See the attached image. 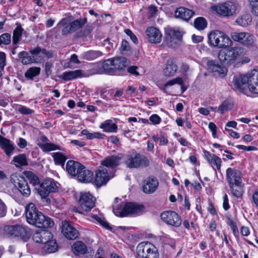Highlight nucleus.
<instances>
[{
	"mask_svg": "<svg viewBox=\"0 0 258 258\" xmlns=\"http://www.w3.org/2000/svg\"><path fill=\"white\" fill-rule=\"evenodd\" d=\"M25 215L27 222L39 228H51L54 226L53 221L49 217L44 216L39 211L32 203L28 204L25 207Z\"/></svg>",
	"mask_w": 258,
	"mask_h": 258,
	"instance_id": "obj_1",
	"label": "nucleus"
},
{
	"mask_svg": "<svg viewBox=\"0 0 258 258\" xmlns=\"http://www.w3.org/2000/svg\"><path fill=\"white\" fill-rule=\"evenodd\" d=\"M243 53V49L241 47H229L219 51L218 58L223 65L238 67L240 66Z\"/></svg>",
	"mask_w": 258,
	"mask_h": 258,
	"instance_id": "obj_2",
	"label": "nucleus"
},
{
	"mask_svg": "<svg viewBox=\"0 0 258 258\" xmlns=\"http://www.w3.org/2000/svg\"><path fill=\"white\" fill-rule=\"evenodd\" d=\"M144 210V206L134 203L122 202L116 207H113V212L117 216L126 217L129 215L141 214Z\"/></svg>",
	"mask_w": 258,
	"mask_h": 258,
	"instance_id": "obj_3",
	"label": "nucleus"
},
{
	"mask_svg": "<svg viewBox=\"0 0 258 258\" xmlns=\"http://www.w3.org/2000/svg\"><path fill=\"white\" fill-rule=\"evenodd\" d=\"M3 232L7 237L17 238L24 241H27L31 235L30 229L21 225L6 226L3 228Z\"/></svg>",
	"mask_w": 258,
	"mask_h": 258,
	"instance_id": "obj_4",
	"label": "nucleus"
},
{
	"mask_svg": "<svg viewBox=\"0 0 258 258\" xmlns=\"http://www.w3.org/2000/svg\"><path fill=\"white\" fill-rule=\"evenodd\" d=\"M124 164L128 168H144L150 165V161L144 155L137 152H133L127 155Z\"/></svg>",
	"mask_w": 258,
	"mask_h": 258,
	"instance_id": "obj_5",
	"label": "nucleus"
},
{
	"mask_svg": "<svg viewBox=\"0 0 258 258\" xmlns=\"http://www.w3.org/2000/svg\"><path fill=\"white\" fill-rule=\"evenodd\" d=\"M208 43L211 46L221 48L230 45L232 41L225 33L215 30L209 34Z\"/></svg>",
	"mask_w": 258,
	"mask_h": 258,
	"instance_id": "obj_6",
	"label": "nucleus"
},
{
	"mask_svg": "<svg viewBox=\"0 0 258 258\" xmlns=\"http://www.w3.org/2000/svg\"><path fill=\"white\" fill-rule=\"evenodd\" d=\"M59 184L53 178H47L41 182L39 187L35 188L37 194L42 199H45L47 202L49 200L47 198L51 192H56L58 191Z\"/></svg>",
	"mask_w": 258,
	"mask_h": 258,
	"instance_id": "obj_7",
	"label": "nucleus"
},
{
	"mask_svg": "<svg viewBox=\"0 0 258 258\" xmlns=\"http://www.w3.org/2000/svg\"><path fill=\"white\" fill-rule=\"evenodd\" d=\"M137 253L142 258H159L157 248L149 242L140 243L137 247Z\"/></svg>",
	"mask_w": 258,
	"mask_h": 258,
	"instance_id": "obj_8",
	"label": "nucleus"
},
{
	"mask_svg": "<svg viewBox=\"0 0 258 258\" xmlns=\"http://www.w3.org/2000/svg\"><path fill=\"white\" fill-rule=\"evenodd\" d=\"M237 7L236 3L228 1L213 6L211 8L221 16L229 17L235 14Z\"/></svg>",
	"mask_w": 258,
	"mask_h": 258,
	"instance_id": "obj_9",
	"label": "nucleus"
},
{
	"mask_svg": "<svg viewBox=\"0 0 258 258\" xmlns=\"http://www.w3.org/2000/svg\"><path fill=\"white\" fill-rule=\"evenodd\" d=\"M182 38V34L179 31L172 28L165 30L164 42L170 47H175L181 41Z\"/></svg>",
	"mask_w": 258,
	"mask_h": 258,
	"instance_id": "obj_10",
	"label": "nucleus"
},
{
	"mask_svg": "<svg viewBox=\"0 0 258 258\" xmlns=\"http://www.w3.org/2000/svg\"><path fill=\"white\" fill-rule=\"evenodd\" d=\"M160 217L168 225L178 227L181 224L180 216L174 211H165L161 214Z\"/></svg>",
	"mask_w": 258,
	"mask_h": 258,
	"instance_id": "obj_11",
	"label": "nucleus"
},
{
	"mask_svg": "<svg viewBox=\"0 0 258 258\" xmlns=\"http://www.w3.org/2000/svg\"><path fill=\"white\" fill-rule=\"evenodd\" d=\"M87 23L86 17L80 18L70 22L69 24L61 30V35L67 36L69 34L76 32L82 29Z\"/></svg>",
	"mask_w": 258,
	"mask_h": 258,
	"instance_id": "obj_12",
	"label": "nucleus"
},
{
	"mask_svg": "<svg viewBox=\"0 0 258 258\" xmlns=\"http://www.w3.org/2000/svg\"><path fill=\"white\" fill-rule=\"evenodd\" d=\"M230 36L234 41L246 46L252 45L254 42V36L248 32H233L231 33Z\"/></svg>",
	"mask_w": 258,
	"mask_h": 258,
	"instance_id": "obj_13",
	"label": "nucleus"
},
{
	"mask_svg": "<svg viewBox=\"0 0 258 258\" xmlns=\"http://www.w3.org/2000/svg\"><path fill=\"white\" fill-rule=\"evenodd\" d=\"M11 180L13 181L15 186L23 196L28 197L30 195L31 190L24 176L20 175H13Z\"/></svg>",
	"mask_w": 258,
	"mask_h": 258,
	"instance_id": "obj_14",
	"label": "nucleus"
},
{
	"mask_svg": "<svg viewBox=\"0 0 258 258\" xmlns=\"http://www.w3.org/2000/svg\"><path fill=\"white\" fill-rule=\"evenodd\" d=\"M109 173L108 169L104 167H100L96 171L94 183L97 187H100L107 183L112 177Z\"/></svg>",
	"mask_w": 258,
	"mask_h": 258,
	"instance_id": "obj_15",
	"label": "nucleus"
},
{
	"mask_svg": "<svg viewBox=\"0 0 258 258\" xmlns=\"http://www.w3.org/2000/svg\"><path fill=\"white\" fill-rule=\"evenodd\" d=\"M96 199L89 192L81 193L79 204L81 208L86 212L90 211L94 207Z\"/></svg>",
	"mask_w": 258,
	"mask_h": 258,
	"instance_id": "obj_16",
	"label": "nucleus"
},
{
	"mask_svg": "<svg viewBox=\"0 0 258 258\" xmlns=\"http://www.w3.org/2000/svg\"><path fill=\"white\" fill-rule=\"evenodd\" d=\"M61 232L70 240L76 239L79 235L78 231L67 221L61 222Z\"/></svg>",
	"mask_w": 258,
	"mask_h": 258,
	"instance_id": "obj_17",
	"label": "nucleus"
},
{
	"mask_svg": "<svg viewBox=\"0 0 258 258\" xmlns=\"http://www.w3.org/2000/svg\"><path fill=\"white\" fill-rule=\"evenodd\" d=\"M248 79V88L253 93L258 94V69L252 70L250 73L247 74Z\"/></svg>",
	"mask_w": 258,
	"mask_h": 258,
	"instance_id": "obj_18",
	"label": "nucleus"
},
{
	"mask_svg": "<svg viewBox=\"0 0 258 258\" xmlns=\"http://www.w3.org/2000/svg\"><path fill=\"white\" fill-rule=\"evenodd\" d=\"M146 34L148 41L152 43H159L161 41L162 33L160 31L154 27H149L146 30Z\"/></svg>",
	"mask_w": 258,
	"mask_h": 258,
	"instance_id": "obj_19",
	"label": "nucleus"
},
{
	"mask_svg": "<svg viewBox=\"0 0 258 258\" xmlns=\"http://www.w3.org/2000/svg\"><path fill=\"white\" fill-rule=\"evenodd\" d=\"M208 69L210 71L214 76L224 77L227 74V69L222 67L215 60H209L207 63Z\"/></svg>",
	"mask_w": 258,
	"mask_h": 258,
	"instance_id": "obj_20",
	"label": "nucleus"
},
{
	"mask_svg": "<svg viewBox=\"0 0 258 258\" xmlns=\"http://www.w3.org/2000/svg\"><path fill=\"white\" fill-rule=\"evenodd\" d=\"M226 177L228 184L242 181L241 172L235 168H228L226 171Z\"/></svg>",
	"mask_w": 258,
	"mask_h": 258,
	"instance_id": "obj_21",
	"label": "nucleus"
},
{
	"mask_svg": "<svg viewBox=\"0 0 258 258\" xmlns=\"http://www.w3.org/2000/svg\"><path fill=\"white\" fill-rule=\"evenodd\" d=\"M195 14L194 11L184 7H180L175 11V17L187 22Z\"/></svg>",
	"mask_w": 258,
	"mask_h": 258,
	"instance_id": "obj_22",
	"label": "nucleus"
},
{
	"mask_svg": "<svg viewBox=\"0 0 258 258\" xmlns=\"http://www.w3.org/2000/svg\"><path fill=\"white\" fill-rule=\"evenodd\" d=\"M85 168L83 165L74 160H69L66 164V170L72 176H77L80 170Z\"/></svg>",
	"mask_w": 258,
	"mask_h": 258,
	"instance_id": "obj_23",
	"label": "nucleus"
},
{
	"mask_svg": "<svg viewBox=\"0 0 258 258\" xmlns=\"http://www.w3.org/2000/svg\"><path fill=\"white\" fill-rule=\"evenodd\" d=\"M49 238H52V234L48 230H37L33 235V240L38 243L44 244Z\"/></svg>",
	"mask_w": 258,
	"mask_h": 258,
	"instance_id": "obj_24",
	"label": "nucleus"
},
{
	"mask_svg": "<svg viewBox=\"0 0 258 258\" xmlns=\"http://www.w3.org/2000/svg\"><path fill=\"white\" fill-rule=\"evenodd\" d=\"M248 82L247 74L235 76L233 80L235 87L242 92H244L246 88H248Z\"/></svg>",
	"mask_w": 258,
	"mask_h": 258,
	"instance_id": "obj_25",
	"label": "nucleus"
},
{
	"mask_svg": "<svg viewBox=\"0 0 258 258\" xmlns=\"http://www.w3.org/2000/svg\"><path fill=\"white\" fill-rule=\"evenodd\" d=\"M158 184V181L156 177H149L144 181L143 190L146 194H152L156 190Z\"/></svg>",
	"mask_w": 258,
	"mask_h": 258,
	"instance_id": "obj_26",
	"label": "nucleus"
},
{
	"mask_svg": "<svg viewBox=\"0 0 258 258\" xmlns=\"http://www.w3.org/2000/svg\"><path fill=\"white\" fill-rule=\"evenodd\" d=\"M100 68L101 71V74H106L110 75H115L114 58L108 59L104 60L102 64H100Z\"/></svg>",
	"mask_w": 258,
	"mask_h": 258,
	"instance_id": "obj_27",
	"label": "nucleus"
},
{
	"mask_svg": "<svg viewBox=\"0 0 258 258\" xmlns=\"http://www.w3.org/2000/svg\"><path fill=\"white\" fill-rule=\"evenodd\" d=\"M72 250L76 256H82L88 252L87 245L81 241H76L72 246Z\"/></svg>",
	"mask_w": 258,
	"mask_h": 258,
	"instance_id": "obj_28",
	"label": "nucleus"
},
{
	"mask_svg": "<svg viewBox=\"0 0 258 258\" xmlns=\"http://www.w3.org/2000/svg\"><path fill=\"white\" fill-rule=\"evenodd\" d=\"M0 146L6 154L10 157L13 153L15 147L11 141L0 135Z\"/></svg>",
	"mask_w": 258,
	"mask_h": 258,
	"instance_id": "obj_29",
	"label": "nucleus"
},
{
	"mask_svg": "<svg viewBox=\"0 0 258 258\" xmlns=\"http://www.w3.org/2000/svg\"><path fill=\"white\" fill-rule=\"evenodd\" d=\"M40 139L42 142L44 144H38V146L42 150L43 152H48L51 151L60 150V147L53 143H47L48 141L47 137L44 135L40 137Z\"/></svg>",
	"mask_w": 258,
	"mask_h": 258,
	"instance_id": "obj_30",
	"label": "nucleus"
},
{
	"mask_svg": "<svg viewBox=\"0 0 258 258\" xmlns=\"http://www.w3.org/2000/svg\"><path fill=\"white\" fill-rule=\"evenodd\" d=\"M178 67L172 58H169L166 62V67L163 70L164 74L167 77L173 76L177 72Z\"/></svg>",
	"mask_w": 258,
	"mask_h": 258,
	"instance_id": "obj_31",
	"label": "nucleus"
},
{
	"mask_svg": "<svg viewBox=\"0 0 258 258\" xmlns=\"http://www.w3.org/2000/svg\"><path fill=\"white\" fill-rule=\"evenodd\" d=\"M120 160V157L113 155L110 156L106 157L105 159L101 162V164L103 166L113 168L119 165Z\"/></svg>",
	"mask_w": 258,
	"mask_h": 258,
	"instance_id": "obj_32",
	"label": "nucleus"
},
{
	"mask_svg": "<svg viewBox=\"0 0 258 258\" xmlns=\"http://www.w3.org/2000/svg\"><path fill=\"white\" fill-rule=\"evenodd\" d=\"M114 66L115 75H119L126 68V59L125 57L114 58Z\"/></svg>",
	"mask_w": 258,
	"mask_h": 258,
	"instance_id": "obj_33",
	"label": "nucleus"
},
{
	"mask_svg": "<svg viewBox=\"0 0 258 258\" xmlns=\"http://www.w3.org/2000/svg\"><path fill=\"white\" fill-rule=\"evenodd\" d=\"M231 194L237 198L242 197L243 192V185L242 181L228 184Z\"/></svg>",
	"mask_w": 258,
	"mask_h": 258,
	"instance_id": "obj_34",
	"label": "nucleus"
},
{
	"mask_svg": "<svg viewBox=\"0 0 258 258\" xmlns=\"http://www.w3.org/2000/svg\"><path fill=\"white\" fill-rule=\"evenodd\" d=\"M77 178L79 181L88 183L92 182L93 180V172L89 170H86L85 168L81 170L77 175Z\"/></svg>",
	"mask_w": 258,
	"mask_h": 258,
	"instance_id": "obj_35",
	"label": "nucleus"
},
{
	"mask_svg": "<svg viewBox=\"0 0 258 258\" xmlns=\"http://www.w3.org/2000/svg\"><path fill=\"white\" fill-rule=\"evenodd\" d=\"M104 54L101 51L90 50L83 52L81 55V57L83 59L91 61L101 57Z\"/></svg>",
	"mask_w": 258,
	"mask_h": 258,
	"instance_id": "obj_36",
	"label": "nucleus"
},
{
	"mask_svg": "<svg viewBox=\"0 0 258 258\" xmlns=\"http://www.w3.org/2000/svg\"><path fill=\"white\" fill-rule=\"evenodd\" d=\"M58 245L55 239L49 238L42 247L43 251L45 253H53L57 251Z\"/></svg>",
	"mask_w": 258,
	"mask_h": 258,
	"instance_id": "obj_37",
	"label": "nucleus"
},
{
	"mask_svg": "<svg viewBox=\"0 0 258 258\" xmlns=\"http://www.w3.org/2000/svg\"><path fill=\"white\" fill-rule=\"evenodd\" d=\"M82 70H76L64 72L62 74V79L64 81H70L78 78H82Z\"/></svg>",
	"mask_w": 258,
	"mask_h": 258,
	"instance_id": "obj_38",
	"label": "nucleus"
},
{
	"mask_svg": "<svg viewBox=\"0 0 258 258\" xmlns=\"http://www.w3.org/2000/svg\"><path fill=\"white\" fill-rule=\"evenodd\" d=\"M100 127L103 130L104 132L115 133L117 130V125L113 123L112 120H105L100 125Z\"/></svg>",
	"mask_w": 258,
	"mask_h": 258,
	"instance_id": "obj_39",
	"label": "nucleus"
},
{
	"mask_svg": "<svg viewBox=\"0 0 258 258\" xmlns=\"http://www.w3.org/2000/svg\"><path fill=\"white\" fill-rule=\"evenodd\" d=\"M96 74H101L100 63H98L93 64L92 68L84 72L82 71V77H88Z\"/></svg>",
	"mask_w": 258,
	"mask_h": 258,
	"instance_id": "obj_40",
	"label": "nucleus"
},
{
	"mask_svg": "<svg viewBox=\"0 0 258 258\" xmlns=\"http://www.w3.org/2000/svg\"><path fill=\"white\" fill-rule=\"evenodd\" d=\"M41 71L40 67H33L30 68L25 73V77L27 80H33L34 78L38 76Z\"/></svg>",
	"mask_w": 258,
	"mask_h": 258,
	"instance_id": "obj_41",
	"label": "nucleus"
},
{
	"mask_svg": "<svg viewBox=\"0 0 258 258\" xmlns=\"http://www.w3.org/2000/svg\"><path fill=\"white\" fill-rule=\"evenodd\" d=\"M13 161L18 164H15V166L17 167L25 166L28 164L26 156L25 154H21L14 157Z\"/></svg>",
	"mask_w": 258,
	"mask_h": 258,
	"instance_id": "obj_42",
	"label": "nucleus"
},
{
	"mask_svg": "<svg viewBox=\"0 0 258 258\" xmlns=\"http://www.w3.org/2000/svg\"><path fill=\"white\" fill-rule=\"evenodd\" d=\"M55 164L56 165H60L62 167L64 166V163L67 157L64 156L61 152L53 153L52 154Z\"/></svg>",
	"mask_w": 258,
	"mask_h": 258,
	"instance_id": "obj_43",
	"label": "nucleus"
},
{
	"mask_svg": "<svg viewBox=\"0 0 258 258\" xmlns=\"http://www.w3.org/2000/svg\"><path fill=\"white\" fill-rule=\"evenodd\" d=\"M194 25L197 30H203L207 27V22L204 17H200L195 19Z\"/></svg>",
	"mask_w": 258,
	"mask_h": 258,
	"instance_id": "obj_44",
	"label": "nucleus"
},
{
	"mask_svg": "<svg viewBox=\"0 0 258 258\" xmlns=\"http://www.w3.org/2000/svg\"><path fill=\"white\" fill-rule=\"evenodd\" d=\"M251 18L249 14H244L239 17L236 20V22L242 27L248 26L251 22Z\"/></svg>",
	"mask_w": 258,
	"mask_h": 258,
	"instance_id": "obj_45",
	"label": "nucleus"
},
{
	"mask_svg": "<svg viewBox=\"0 0 258 258\" xmlns=\"http://www.w3.org/2000/svg\"><path fill=\"white\" fill-rule=\"evenodd\" d=\"M23 29L21 26L17 27L13 32V45H17L21 39Z\"/></svg>",
	"mask_w": 258,
	"mask_h": 258,
	"instance_id": "obj_46",
	"label": "nucleus"
},
{
	"mask_svg": "<svg viewBox=\"0 0 258 258\" xmlns=\"http://www.w3.org/2000/svg\"><path fill=\"white\" fill-rule=\"evenodd\" d=\"M25 175L29 179L30 182L34 185L39 183V179L38 177L31 171H26Z\"/></svg>",
	"mask_w": 258,
	"mask_h": 258,
	"instance_id": "obj_47",
	"label": "nucleus"
},
{
	"mask_svg": "<svg viewBox=\"0 0 258 258\" xmlns=\"http://www.w3.org/2000/svg\"><path fill=\"white\" fill-rule=\"evenodd\" d=\"M192 70L190 69L189 66L186 63H182L180 69V72L184 77H187L191 72Z\"/></svg>",
	"mask_w": 258,
	"mask_h": 258,
	"instance_id": "obj_48",
	"label": "nucleus"
},
{
	"mask_svg": "<svg viewBox=\"0 0 258 258\" xmlns=\"http://www.w3.org/2000/svg\"><path fill=\"white\" fill-rule=\"evenodd\" d=\"M231 104L228 100L224 101L219 106L218 111L221 114H223L225 111L231 109Z\"/></svg>",
	"mask_w": 258,
	"mask_h": 258,
	"instance_id": "obj_49",
	"label": "nucleus"
},
{
	"mask_svg": "<svg viewBox=\"0 0 258 258\" xmlns=\"http://www.w3.org/2000/svg\"><path fill=\"white\" fill-rule=\"evenodd\" d=\"M11 41V35L6 33L0 36V45L2 44L8 45Z\"/></svg>",
	"mask_w": 258,
	"mask_h": 258,
	"instance_id": "obj_50",
	"label": "nucleus"
},
{
	"mask_svg": "<svg viewBox=\"0 0 258 258\" xmlns=\"http://www.w3.org/2000/svg\"><path fill=\"white\" fill-rule=\"evenodd\" d=\"M48 50H47L45 48H41V47L39 46H37L36 47H34V48H31L29 50L30 53L32 55H37L39 53H41L44 55H45L46 53L47 52Z\"/></svg>",
	"mask_w": 258,
	"mask_h": 258,
	"instance_id": "obj_51",
	"label": "nucleus"
},
{
	"mask_svg": "<svg viewBox=\"0 0 258 258\" xmlns=\"http://www.w3.org/2000/svg\"><path fill=\"white\" fill-rule=\"evenodd\" d=\"M209 163L212 165L216 166L218 170L219 171L220 170L221 165V159L216 155L213 154V158H211V160L209 161Z\"/></svg>",
	"mask_w": 258,
	"mask_h": 258,
	"instance_id": "obj_52",
	"label": "nucleus"
},
{
	"mask_svg": "<svg viewBox=\"0 0 258 258\" xmlns=\"http://www.w3.org/2000/svg\"><path fill=\"white\" fill-rule=\"evenodd\" d=\"M74 19L73 16L69 15L67 17L62 18L57 24V26H62L63 28L65 27L69 24L68 22L72 21Z\"/></svg>",
	"mask_w": 258,
	"mask_h": 258,
	"instance_id": "obj_53",
	"label": "nucleus"
},
{
	"mask_svg": "<svg viewBox=\"0 0 258 258\" xmlns=\"http://www.w3.org/2000/svg\"><path fill=\"white\" fill-rule=\"evenodd\" d=\"M19 112L23 115H30L34 112V111L25 106H21L18 109Z\"/></svg>",
	"mask_w": 258,
	"mask_h": 258,
	"instance_id": "obj_54",
	"label": "nucleus"
},
{
	"mask_svg": "<svg viewBox=\"0 0 258 258\" xmlns=\"http://www.w3.org/2000/svg\"><path fill=\"white\" fill-rule=\"evenodd\" d=\"M35 55L33 56H28L27 57H25L23 59H22L21 62L24 65H27L29 64H31L32 63L36 62L37 61L36 58H35Z\"/></svg>",
	"mask_w": 258,
	"mask_h": 258,
	"instance_id": "obj_55",
	"label": "nucleus"
},
{
	"mask_svg": "<svg viewBox=\"0 0 258 258\" xmlns=\"http://www.w3.org/2000/svg\"><path fill=\"white\" fill-rule=\"evenodd\" d=\"M149 120L153 124L156 125L160 123L161 121V118L158 115L156 114H154L150 116Z\"/></svg>",
	"mask_w": 258,
	"mask_h": 258,
	"instance_id": "obj_56",
	"label": "nucleus"
},
{
	"mask_svg": "<svg viewBox=\"0 0 258 258\" xmlns=\"http://www.w3.org/2000/svg\"><path fill=\"white\" fill-rule=\"evenodd\" d=\"M125 33L130 36V39L132 40V41L137 44L138 42V40L136 36L132 32V31L128 29H126L124 30Z\"/></svg>",
	"mask_w": 258,
	"mask_h": 258,
	"instance_id": "obj_57",
	"label": "nucleus"
},
{
	"mask_svg": "<svg viewBox=\"0 0 258 258\" xmlns=\"http://www.w3.org/2000/svg\"><path fill=\"white\" fill-rule=\"evenodd\" d=\"M6 64V55L4 52H0V69L4 70Z\"/></svg>",
	"mask_w": 258,
	"mask_h": 258,
	"instance_id": "obj_58",
	"label": "nucleus"
},
{
	"mask_svg": "<svg viewBox=\"0 0 258 258\" xmlns=\"http://www.w3.org/2000/svg\"><path fill=\"white\" fill-rule=\"evenodd\" d=\"M236 147L238 149L247 151L257 150V148L256 147L251 146L247 147L244 145H238L236 146Z\"/></svg>",
	"mask_w": 258,
	"mask_h": 258,
	"instance_id": "obj_59",
	"label": "nucleus"
},
{
	"mask_svg": "<svg viewBox=\"0 0 258 258\" xmlns=\"http://www.w3.org/2000/svg\"><path fill=\"white\" fill-rule=\"evenodd\" d=\"M53 67L52 63L47 62L45 64V72L47 77L49 76L52 74L51 69Z\"/></svg>",
	"mask_w": 258,
	"mask_h": 258,
	"instance_id": "obj_60",
	"label": "nucleus"
},
{
	"mask_svg": "<svg viewBox=\"0 0 258 258\" xmlns=\"http://www.w3.org/2000/svg\"><path fill=\"white\" fill-rule=\"evenodd\" d=\"M7 213V207L0 199V217L5 216Z\"/></svg>",
	"mask_w": 258,
	"mask_h": 258,
	"instance_id": "obj_61",
	"label": "nucleus"
},
{
	"mask_svg": "<svg viewBox=\"0 0 258 258\" xmlns=\"http://www.w3.org/2000/svg\"><path fill=\"white\" fill-rule=\"evenodd\" d=\"M158 12L157 8L155 6H150L148 8V17H154Z\"/></svg>",
	"mask_w": 258,
	"mask_h": 258,
	"instance_id": "obj_62",
	"label": "nucleus"
},
{
	"mask_svg": "<svg viewBox=\"0 0 258 258\" xmlns=\"http://www.w3.org/2000/svg\"><path fill=\"white\" fill-rule=\"evenodd\" d=\"M209 128L212 133V136L214 138L217 137V126L216 124L212 122L209 123Z\"/></svg>",
	"mask_w": 258,
	"mask_h": 258,
	"instance_id": "obj_63",
	"label": "nucleus"
},
{
	"mask_svg": "<svg viewBox=\"0 0 258 258\" xmlns=\"http://www.w3.org/2000/svg\"><path fill=\"white\" fill-rule=\"evenodd\" d=\"M120 49L121 51H127L130 49L129 43L126 40H122Z\"/></svg>",
	"mask_w": 258,
	"mask_h": 258,
	"instance_id": "obj_64",
	"label": "nucleus"
}]
</instances>
